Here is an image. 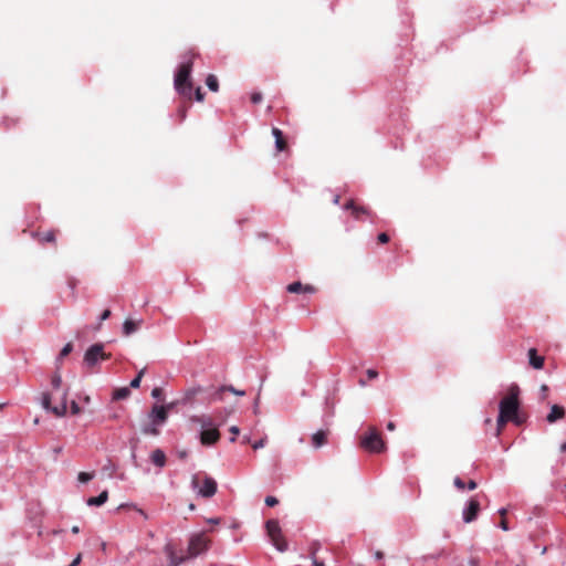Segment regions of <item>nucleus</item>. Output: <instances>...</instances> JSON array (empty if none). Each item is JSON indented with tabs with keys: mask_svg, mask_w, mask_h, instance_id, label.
Listing matches in <instances>:
<instances>
[{
	"mask_svg": "<svg viewBox=\"0 0 566 566\" xmlns=\"http://www.w3.org/2000/svg\"><path fill=\"white\" fill-rule=\"evenodd\" d=\"M503 531H509V525L505 520H502L499 525Z\"/></svg>",
	"mask_w": 566,
	"mask_h": 566,
	"instance_id": "3c124183",
	"label": "nucleus"
},
{
	"mask_svg": "<svg viewBox=\"0 0 566 566\" xmlns=\"http://www.w3.org/2000/svg\"><path fill=\"white\" fill-rule=\"evenodd\" d=\"M259 402H260V394L258 395V397L254 400V406H253L254 413L259 412Z\"/></svg>",
	"mask_w": 566,
	"mask_h": 566,
	"instance_id": "09e8293b",
	"label": "nucleus"
},
{
	"mask_svg": "<svg viewBox=\"0 0 566 566\" xmlns=\"http://www.w3.org/2000/svg\"><path fill=\"white\" fill-rule=\"evenodd\" d=\"M137 328H138L137 323H135V322H134V321H132V319H126V321L124 322V324H123V333H124L125 335H127V336H128V335H130V334H133V333H135V332L137 331Z\"/></svg>",
	"mask_w": 566,
	"mask_h": 566,
	"instance_id": "5701e85b",
	"label": "nucleus"
},
{
	"mask_svg": "<svg viewBox=\"0 0 566 566\" xmlns=\"http://www.w3.org/2000/svg\"><path fill=\"white\" fill-rule=\"evenodd\" d=\"M261 101H262V94H261V93H253V94L251 95V102H252L253 104H258V103H260Z\"/></svg>",
	"mask_w": 566,
	"mask_h": 566,
	"instance_id": "58836bf2",
	"label": "nucleus"
},
{
	"mask_svg": "<svg viewBox=\"0 0 566 566\" xmlns=\"http://www.w3.org/2000/svg\"><path fill=\"white\" fill-rule=\"evenodd\" d=\"M192 488L197 489V478L196 476H193V479H192Z\"/></svg>",
	"mask_w": 566,
	"mask_h": 566,
	"instance_id": "680f3d73",
	"label": "nucleus"
},
{
	"mask_svg": "<svg viewBox=\"0 0 566 566\" xmlns=\"http://www.w3.org/2000/svg\"><path fill=\"white\" fill-rule=\"evenodd\" d=\"M321 548V544L318 542H313L310 546V556L312 555V552L315 551V555L317 554L318 549Z\"/></svg>",
	"mask_w": 566,
	"mask_h": 566,
	"instance_id": "37998d69",
	"label": "nucleus"
},
{
	"mask_svg": "<svg viewBox=\"0 0 566 566\" xmlns=\"http://www.w3.org/2000/svg\"><path fill=\"white\" fill-rule=\"evenodd\" d=\"M453 484L458 490H463L465 488V483L463 480L459 476H455L453 480Z\"/></svg>",
	"mask_w": 566,
	"mask_h": 566,
	"instance_id": "473e14b6",
	"label": "nucleus"
},
{
	"mask_svg": "<svg viewBox=\"0 0 566 566\" xmlns=\"http://www.w3.org/2000/svg\"><path fill=\"white\" fill-rule=\"evenodd\" d=\"M287 292L290 293H308L313 294L315 292L314 286L312 285H303L301 282H293L287 285Z\"/></svg>",
	"mask_w": 566,
	"mask_h": 566,
	"instance_id": "9b49d317",
	"label": "nucleus"
},
{
	"mask_svg": "<svg viewBox=\"0 0 566 566\" xmlns=\"http://www.w3.org/2000/svg\"><path fill=\"white\" fill-rule=\"evenodd\" d=\"M326 443V432L323 430H318L312 436V444L314 448H321Z\"/></svg>",
	"mask_w": 566,
	"mask_h": 566,
	"instance_id": "a211bd4d",
	"label": "nucleus"
},
{
	"mask_svg": "<svg viewBox=\"0 0 566 566\" xmlns=\"http://www.w3.org/2000/svg\"><path fill=\"white\" fill-rule=\"evenodd\" d=\"M277 503H279V501H277V499H276V497H274V496H266V497H265V504H266L268 506H274V505H276Z\"/></svg>",
	"mask_w": 566,
	"mask_h": 566,
	"instance_id": "c9c22d12",
	"label": "nucleus"
},
{
	"mask_svg": "<svg viewBox=\"0 0 566 566\" xmlns=\"http://www.w3.org/2000/svg\"><path fill=\"white\" fill-rule=\"evenodd\" d=\"M51 384H52L53 389H59L61 387L62 377L59 373L53 375Z\"/></svg>",
	"mask_w": 566,
	"mask_h": 566,
	"instance_id": "cd10ccee",
	"label": "nucleus"
},
{
	"mask_svg": "<svg viewBox=\"0 0 566 566\" xmlns=\"http://www.w3.org/2000/svg\"><path fill=\"white\" fill-rule=\"evenodd\" d=\"M130 395V390L128 387H120L114 390L113 399L114 400H123L126 399Z\"/></svg>",
	"mask_w": 566,
	"mask_h": 566,
	"instance_id": "4be33fe9",
	"label": "nucleus"
},
{
	"mask_svg": "<svg viewBox=\"0 0 566 566\" xmlns=\"http://www.w3.org/2000/svg\"><path fill=\"white\" fill-rule=\"evenodd\" d=\"M382 556H384V555H382V553H381V552H377V553L375 554V557H376L377 559H381V558H382Z\"/></svg>",
	"mask_w": 566,
	"mask_h": 566,
	"instance_id": "13d9d810",
	"label": "nucleus"
},
{
	"mask_svg": "<svg viewBox=\"0 0 566 566\" xmlns=\"http://www.w3.org/2000/svg\"><path fill=\"white\" fill-rule=\"evenodd\" d=\"M467 486H468V489H469L470 491H472V490H475L478 485H476V482H475V481L470 480V481L468 482Z\"/></svg>",
	"mask_w": 566,
	"mask_h": 566,
	"instance_id": "8fccbe9b",
	"label": "nucleus"
},
{
	"mask_svg": "<svg viewBox=\"0 0 566 566\" xmlns=\"http://www.w3.org/2000/svg\"><path fill=\"white\" fill-rule=\"evenodd\" d=\"M528 363L534 369H541L544 366V357L538 356L535 348L528 350Z\"/></svg>",
	"mask_w": 566,
	"mask_h": 566,
	"instance_id": "f8f14e48",
	"label": "nucleus"
},
{
	"mask_svg": "<svg viewBox=\"0 0 566 566\" xmlns=\"http://www.w3.org/2000/svg\"><path fill=\"white\" fill-rule=\"evenodd\" d=\"M163 395V391L160 388L156 387L151 390V397L155 399H160Z\"/></svg>",
	"mask_w": 566,
	"mask_h": 566,
	"instance_id": "ea45409f",
	"label": "nucleus"
},
{
	"mask_svg": "<svg viewBox=\"0 0 566 566\" xmlns=\"http://www.w3.org/2000/svg\"><path fill=\"white\" fill-rule=\"evenodd\" d=\"M518 387L513 385L510 389L509 396L504 397L499 405V413L507 418L510 421L520 424L518 419Z\"/></svg>",
	"mask_w": 566,
	"mask_h": 566,
	"instance_id": "7ed1b4c3",
	"label": "nucleus"
},
{
	"mask_svg": "<svg viewBox=\"0 0 566 566\" xmlns=\"http://www.w3.org/2000/svg\"><path fill=\"white\" fill-rule=\"evenodd\" d=\"M378 241L380 243H387L389 241V237L387 233L382 232L378 234Z\"/></svg>",
	"mask_w": 566,
	"mask_h": 566,
	"instance_id": "c03bdc74",
	"label": "nucleus"
},
{
	"mask_svg": "<svg viewBox=\"0 0 566 566\" xmlns=\"http://www.w3.org/2000/svg\"><path fill=\"white\" fill-rule=\"evenodd\" d=\"M78 532H80L78 526H73V527H72V533H78Z\"/></svg>",
	"mask_w": 566,
	"mask_h": 566,
	"instance_id": "0e129e2a",
	"label": "nucleus"
},
{
	"mask_svg": "<svg viewBox=\"0 0 566 566\" xmlns=\"http://www.w3.org/2000/svg\"><path fill=\"white\" fill-rule=\"evenodd\" d=\"M217 492V482L211 476L203 479L202 486L198 489L197 493L202 497H211Z\"/></svg>",
	"mask_w": 566,
	"mask_h": 566,
	"instance_id": "9d476101",
	"label": "nucleus"
},
{
	"mask_svg": "<svg viewBox=\"0 0 566 566\" xmlns=\"http://www.w3.org/2000/svg\"><path fill=\"white\" fill-rule=\"evenodd\" d=\"M230 432L232 433V437H231L230 441H231V442H234V441H235L237 436H238V434H239V432H240V429H239L237 426H232V427L230 428Z\"/></svg>",
	"mask_w": 566,
	"mask_h": 566,
	"instance_id": "e433bc0d",
	"label": "nucleus"
},
{
	"mask_svg": "<svg viewBox=\"0 0 566 566\" xmlns=\"http://www.w3.org/2000/svg\"><path fill=\"white\" fill-rule=\"evenodd\" d=\"M179 113H180L181 119H184L186 117V109H179Z\"/></svg>",
	"mask_w": 566,
	"mask_h": 566,
	"instance_id": "bf43d9fd",
	"label": "nucleus"
},
{
	"mask_svg": "<svg viewBox=\"0 0 566 566\" xmlns=\"http://www.w3.org/2000/svg\"><path fill=\"white\" fill-rule=\"evenodd\" d=\"M103 471L108 472L109 476L116 471V465L108 460L107 463L103 467Z\"/></svg>",
	"mask_w": 566,
	"mask_h": 566,
	"instance_id": "c756f323",
	"label": "nucleus"
},
{
	"mask_svg": "<svg viewBox=\"0 0 566 566\" xmlns=\"http://www.w3.org/2000/svg\"><path fill=\"white\" fill-rule=\"evenodd\" d=\"M470 564H471L472 566H476V560H475L474 558H472V559L470 560Z\"/></svg>",
	"mask_w": 566,
	"mask_h": 566,
	"instance_id": "774afa93",
	"label": "nucleus"
},
{
	"mask_svg": "<svg viewBox=\"0 0 566 566\" xmlns=\"http://www.w3.org/2000/svg\"><path fill=\"white\" fill-rule=\"evenodd\" d=\"M206 84L208 88L212 92H217L219 88L218 78L213 74L207 76Z\"/></svg>",
	"mask_w": 566,
	"mask_h": 566,
	"instance_id": "b1692460",
	"label": "nucleus"
},
{
	"mask_svg": "<svg viewBox=\"0 0 566 566\" xmlns=\"http://www.w3.org/2000/svg\"><path fill=\"white\" fill-rule=\"evenodd\" d=\"M140 375H137L129 384L132 388H138L140 386Z\"/></svg>",
	"mask_w": 566,
	"mask_h": 566,
	"instance_id": "4c0bfd02",
	"label": "nucleus"
},
{
	"mask_svg": "<svg viewBox=\"0 0 566 566\" xmlns=\"http://www.w3.org/2000/svg\"><path fill=\"white\" fill-rule=\"evenodd\" d=\"M156 427L157 426H154L153 423H150V426H147V427L143 428V432L145 434L157 436L159 433V431H158V429Z\"/></svg>",
	"mask_w": 566,
	"mask_h": 566,
	"instance_id": "c85d7f7f",
	"label": "nucleus"
},
{
	"mask_svg": "<svg viewBox=\"0 0 566 566\" xmlns=\"http://www.w3.org/2000/svg\"><path fill=\"white\" fill-rule=\"evenodd\" d=\"M209 541L203 534H195L189 539L188 557L195 558L208 549Z\"/></svg>",
	"mask_w": 566,
	"mask_h": 566,
	"instance_id": "0eeeda50",
	"label": "nucleus"
},
{
	"mask_svg": "<svg viewBox=\"0 0 566 566\" xmlns=\"http://www.w3.org/2000/svg\"><path fill=\"white\" fill-rule=\"evenodd\" d=\"M43 242H53L55 241V234L53 231H49L43 234L42 239Z\"/></svg>",
	"mask_w": 566,
	"mask_h": 566,
	"instance_id": "2f4dec72",
	"label": "nucleus"
},
{
	"mask_svg": "<svg viewBox=\"0 0 566 566\" xmlns=\"http://www.w3.org/2000/svg\"><path fill=\"white\" fill-rule=\"evenodd\" d=\"M265 441H266L265 439H260V440L255 441V442L252 444V448H253L254 450L261 449V448H263V447L265 446Z\"/></svg>",
	"mask_w": 566,
	"mask_h": 566,
	"instance_id": "a19ab883",
	"label": "nucleus"
},
{
	"mask_svg": "<svg viewBox=\"0 0 566 566\" xmlns=\"http://www.w3.org/2000/svg\"><path fill=\"white\" fill-rule=\"evenodd\" d=\"M111 355L104 352V345L96 343L91 345L84 354V365L94 368L99 361L109 359Z\"/></svg>",
	"mask_w": 566,
	"mask_h": 566,
	"instance_id": "39448f33",
	"label": "nucleus"
},
{
	"mask_svg": "<svg viewBox=\"0 0 566 566\" xmlns=\"http://www.w3.org/2000/svg\"><path fill=\"white\" fill-rule=\"evenodd\" d=\"M70 407H71V412L73 415H78L81 412V408L76 401H72Z\"/></svg>",
	"mask_w": 566,
	"mask_h": 566,
	"instance_id": "f704fd0d",
	"label": "nucleus"
},
{
	"mask_svg": "<svg viewBox=\"0 0 566 566\" xmlns=\"http://www.w3.org/2000/svg\"><path fill=\"white\" fill-rule=\"evenodd\" d=\"M174 407V403H169L167 406L163 405H154L150 412L149 419L154 426H161L166 422L168 418V411Z\"/></svg>",
	"mask_w": 566,
	"mask_h": 566,
	"instance_id": "6e6552de",
	"label": "nucleus"
},
{
	"mask_svg": "<svg viewBox=\"0 0 566 566\" xmlns=\"http://www.w3.org/2000/svg\"><path fill=\"white\" fill-rule=\"evenodd\" d=\"M333 201H334V203H336V205H337V203L339 202V196H335V198H334V200H333Z\"/></svg>",
	"mask_w": 566,
	"mask_h": 566,
	"instance_id": "69168bd1",
	"label": "nucleus"
},
{
	"mask_svg": "<svg viewBox=\"0 0 566 566\" xmlns=\"http://www.w3.org/2000/svg\"><path fill=\"white\" fill-rule=\"evenodd\" d=\"M94 476V472H80L77 479L81 483H87L88 481L93 480Z\"/></svg>",
	"mask_w": 566,
	"mask_h": 566,
	"instance_id": "393cba45",
	"label": "nucleus"
},
{
	"mask_svg": "<svg viewBox=\"0 0 566 566\" xmlns=\"http://www.w3.org/2000/svg\"><path fill=\"white\" fill-rule=\"evenodd\" d=\"M480 503L475 497H471L462 511V520L464 523H471L478 517Z\"/></svg>",
	"mask_w": 566,
	"mask_h": 566,
	"instance_id": "1a4fd4ad",
	"label": "nucleus"
},
{
	"mask_svg": "<svg viewBox=\"0 0 566 566\" xmlns=\"http://www.w3.org/2000/svg\"><path fill=\"white\" fill-rule=\"evenodd\" d=\"M192 57L193 54L191 53L185 55L184 61L178 66L174 81L176 91L189 99L192 95V84L189 78L192 71Z\"/></svg>",
	"mask_w": 566,
	"mask_h": 566,
	"instance_id": "f03ea898",
	"label": "nucleus"
},
{
	"mask_svg": "<svg viewBox=\"0 0 566 566\" xmlns=\"http://www.w3.org/2000/svg\"><path fill=\"white\" fill-rule=\"evenodd\" d=\"M506 513H507V510L505 507H501L499 510V514L502 515V516H505Z\"/></svg>",
	"mask_w": 566,
	"mask_h": 566,
	"instance_id": "6e6d98bb",
	"label": "nucleus"
},
{
	"mask_svg": "<svg viewBox=\"0 0 566 566\" xmlns=\"http://www.w3.org/2000/svg\"><path fill=\"white\" fill-rule=\"evenodd\" d=\"M345 209H348V210H352L354 217L356 219H359V216L360 213L363 214H368V211L365 207H358L355 205V202L353 200H349L346 205H345Z\"/></svg>",
	"mask_w": 566,
	"mask_h": 566,
	"instance_id": "6ab92c4d",
	"label": "nucleus"
},
{
	"mask_svg": "<svg viewBox=\"0 0 566 566\" xmlns=\"http://www.w3.org/2000/svg\"><path fill=\"white\" fill-rule=\"evenodd\" d=\"M126 506H133L134 509H136V511H137L140 515H143L145 518L147 517V515L145 514V512H144L142 509H137L135 505H130V504H122V505L119 506V509H123V507H126Z\"/></svg>",
	"mask_w": 566,
	"mask_h": 566,
	"instance_id": "a18cd8bd",
	"label": "nucleus"
},
{
	"mask_svg": "<svg viewBox=\"0 0 566 566\" xmlns=\"http://www.w3.org/2000/svg\"><path fill=\"white\" fill-rule=\"evenodd\" d=\"M224 391H230L233 395H235L237 389L233 386H231V385H229V386H221V387H219L217 390H214L211 394V399L213 401H221L223 399L222 395H223Z\"/></svg>",
	"mask_w": 566,
	"mask_h": 566,
	"instance_id": "2eb2a0df",
	"label": "nucleus"
},
{
	"mask_svg": "<svg viewBox=\"0 0 566 566\" xmlns=\"http://www.w3.org/2000/svg\"><path fill=\"white\" fill-rule=\"evenodd\" d=\"M107 499L108 492L103 491L98 496L87 499L86 504L88 506H101L106 503Z\"/></svg>",
	"mask_w": 566,
	"mask_h": 566,
	"instance_id": "dca6fc26",
	"label": "nucleus"
},
{
	"mask_svg": "<svg viewBox=\"0 0 566 566\" xmlns=\"http://www.w3.org/2000/svg\"><path fill=\"white\" fill-rule=\"evenodd\" d=\"M510 420L507 418H505L504 416H502L501 413H499V417L496 419V434L499 436L501 433V430L503 428V426L509 422Z\"/></svg>",
	"mask_w": 566,
	"mask_h": 566,
	"instance_id": "bb28decb",
	"label": "nucleus"
},
{
	"mask_svg": "<svg viewBox=\"0 0 566 566\" xmlns=\"http://www.w3.org/2000/svg\"><path fill=\"white\" fill-rule=\"evenodd\" d=\"M150 460L158 468H164L166 464V454L161 449H156L151 452Z\"/></svg>",
	"mask_w": 566,
	"mask_h": 566,
	"instance_id": "ddd939ff",
	"label": "nucleus"
},
{
	"mask_svg": "<svg viewBox=\"0 0 566 566\" xmlns=\"http://www.w3.org/2000/svg\"><path fill=\"white\" fill-rule=\"evenodd\" d=\"M547 390H548V387H547L546 385H543V386L541 387V391H542V396H543V398H545Z\"/></svg>",
	"mask_w": 566,
	"mask_h": 566,
	"instance_id": "864d4df0",
	"label": "nucleus"
},
{
	"mask_svg": "<svg viewBox=\"0 0 566 566\" xmlns=\"http://www.w3.org/2000/svg\"><path fill=\"white\" fill-rule=\"evenodd\" d=\"M268 536L270 537L272 544L280 552H285L287 549V543L282 537V531L276 520H269L265 524Z\"/></svg>",
	"mask_w": 566,
	"mask_h": 566,
	"instance_id": "423d86ee",
	"label": "nucleus"
},
{
	"mask_svg": "<svg viewBox=\"0 0 566 566\" xmlns=\"http://www.w3.org/2000/svg\"><path fill=\"white\" fill-rule=\"evenodd\" d=\"M195 97L198 102H202L203 98H205V94L202 93L201 88L198 87L196 91H195Z\"/></svg>",
	"mask_w": 566,
	"mask_h": 566,
	"instance_id": "79ce46f5",
	"label": "nucleus"
},
{
	"mask_svg": "<svg viewBox=\"0 0 566 566\" xmlns=\"http://www.w3.org/2000/svg\"><path fill=\"white\" fill-rule=\"evenodd\" d=\"M235 395H237V396L242 397V396H244V395H245V391H244V390H239V389H237Z\"/></svg>",
	"mask_w": 566,
	"mask_h": 566,
	"instance_id": "4d7b16f0",
	"label": "nucleus"
},
{
	"mask_svg": "<svg viewBox=\"0 0 566 566\" xmlns=\"http://www.w3.org/2000/svg\"><path fill=\"white\" fill-rule=\"evenodd\" d=\"M367 376H368L369 379H375V378H377L378 373L375 369H368L367 370Z\"/></svg>",
	"mask_w": 566,
	"mask_h": 566,
	"instance_id": "49530a36",
	"label": "nucleus"
},
{
	"mask_svg": "<svg viewBox=\"0 0 566 566\" xmlns=\"http://www.w3.org/2000/svg\"><path fill=\"white\" fill-rule=\"evenodd\" d=\"M564 408L558 405H553L551 408L549 413L547 415V421L548 422H555L558 419H562L564 417Z\"/></svg>",
	"mask_w": 566,
	"mask_h": 566,
	"instance_id": "4468645a",
	"label": "nucleus"
},
{
	"mask_svg": "<svg viewBox=\"0 0 566 566\" xmlns=\"http://www.w3.org/2000/svg\"><path fill=\"white\" fill-rule=\"evenodd\" d=\"M560 451L566 452V441L562 443Z\"/></svg>",
	"mask_w": 566,
	"mask_h": 566,
	"instance_id": "052dcab7",
	"label": "nucleus"
},
{
	"mask_svg": "<svg viewBox=\"0 0 566 566\" xmlns=\"http://www.w3.org/2000/svg\"><path fill=\"white\" fill-rule=\"evenodd\" d=\"M387 429H388L389 431L395 430V423H394V422H391V421H389V422L387 423Z\"/></svg>",
	"mask_w": 566,
	"mask_h": 566,
	"instance_id": "5fc2aeb1",
	"label": "nucleus"
},
{
	"mask_svg": "<svg viewBox=\"0 0 566 566\" xmlns=\"http://www.w3.org/2000/svg\"><path fill=\"white\" fill-rule=\"evenodd\" d=\"M73 350V346L71 343H67L64 345L62 350L60 352V355L57 357V361L62 360L65 356H67Z\"/></svg>",
	"mask_w": 566,
	"mask_h": 566,
	"instance_id": "a878e982",
	"label": "nucleus"
},
{
	"mask_svg": "<svg viewBox=\"0 0 566 566\" xmlns=\"http://www.w3.org/2000/svg\"><path fill=\"white\" fill-rule=\"evenodd\" d=\"M166 552L169 557L170 566H179L181 565L187 557L184 556H177L175 552L171 549V547L167 546Z\"/></svg>",
	"mask_w": 566,
	"mask_h": 566,
	"instance_id": "aec40b11",
	"label": "nucleus"
},
{
	"mask_svg": "<svg viewBox=\"0 0 566 566\" xmlns=\"http://www.w3.org/2000/svg\"><path fill=\"white\" fill-rule=\"evenodd\" d=\"M109 316H111V311H109V310H105V311L101 314L99 322H103V321L107 319Z\"/></svg>",
	"mask_w": 566,
	"mask_h": 566,
	"instance_id": "de8ad7c7",
	"label": "nucleus"
},
{
	"mask_svg": "<svg viewBox=\"0 0 566 566\" xmlns=\"http://www.w3.org/2000/svg\"><path fill=\"white\" fill-rule=\"evenodd\" d=\"M311 559H312L313 566H325L324 562H323V560H319V559L315 556V551H313V552H312Z\"/></svg>",
	"mask_w": 566,
	"mask_h": 566,
	"instance_id": "72a5a7b5",
	"label": "nucleus"
},
{
	"mask_svg": "<svg viewBox=\"0 0 566 566\" xmlns=\"http://www.w3.org/2000/svg\"><path fill=\"white\" fill-rule=\"evenodd\" d=\"M80 562H81V555H77V556L73 559V562L71 563V565H70V566H77V565L80 564Z\"/></svg>",
	"mask_w": 566,
	"mask_h": 566,
	"instance_id": "603ef678",
	"label": "nucleus"
},
{
	"mask_svg": "<svg viewBox=\"0 0 566 566\" xmlns=\"http://www.w3.org/2000/svg\"><path fill=\"white\" fill-rule=\"evenodd\" d=\"M360 446L365 450L374 453H379L386 448L379 432L373 427L369 428L368 432L361 437Z\"/></svg>",
	"mask_w": 566,
	"mask_h": 566,
	"instance_id": "20e7f679",
	"label": "nucleus"
},
{
	"mask_svg": "<svg viewBox=\"0 0 566 566\" xmlns=\"http://www.w3.org/2000/svg\"><path fill=\"white\" fill-rule=\"evenodd\" d=\"M66 397H67V391H64L63 392V396H62V400H61V405L60 406H55V407H52L51 408V411L57 416V417H63L65 416L66 413V409H67V406H66Z\"/></svg>",
	"mask_w": 566,
	"mask_h": 566,
	"instance_id": "f3484780",
	"label": "nucleus"
},
{
	"mask_svg": "<svg viewBox=\"0 0 566 566\" xmlns=\"http://www.w3.org/2000/svg\"><path fill=\"white\" fill-rule=\"evenodd\" d=\"M272 134H273V136L275 138V147H276V149L282 151L284 149V147H285V142L283 139L282 132L279 128L274 127L272 129Z\"/></svg>",
	"mask_w": 566,
	"mask_h": 566,
	"instance_id": "412c9836",
	"label": "nucleus"
},
{
	"mask_svg": "<svg viewBox=\"0 0 566 566\" xmlns=\"http://www.w3.org/2000/svg\"><path fill=\"white\" fill-rule=\"evenodd\" d=\"M199 390H200L199 388L198 389H192L189 394L190 395H196Z\"/></svg>",
	"mask_w": 566,
	"mask_h": 566,
	"instance_id": "338daca9",
	"label": "nucleus"
},
{
	"mask_svg": "<svg viewBox=\"0 0 566 566\" xmlns=\"http://www.w3.org/2000/svg\"><path fill=\"white\" fill-rule=\"evenodd\" d=\"M192 423L200 427L199 438L203 446L210 447L216 444L220 439L218 424L208 415H197L190 418Z\"/></svg>",
	"mask_w": 566,
	"mask_h": 566,
	"instance_id": "f257e3e1",
	"label": "nucleus"
},
{
	"mask_svg": "<svg viewBox=\"0 0 566 566\" xmlns=\"http://www.w3.org/2000/svg\"><path fill=\"white\" fill-rule=\"evenodd\" d=\"M145 371H146V368H143L142 370L138 371L137 375H140V379L143 378Z\"/></svg>",
	"mask_w": 566,
	"mask_h": 566,
	"instance_id": "e2e57ef3",
	"label": "nucleus"
},
{
	"mask_svg": "<svg viewBox=\"0 0 566 566\" xmlns=\"http://www.w3.org/2000/svg\"><path fill=\"white\" fill-rule=\"evenodd\" d=\"M42 406L43 408L51 410V395L50 394H43L42 396Z\"/></svg>",
	"mask_w": 566,
	"mask_h": 566,
	"instance_id": "7c9ffc66",
	"label": "nucleus"
}]
</instances>
